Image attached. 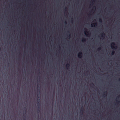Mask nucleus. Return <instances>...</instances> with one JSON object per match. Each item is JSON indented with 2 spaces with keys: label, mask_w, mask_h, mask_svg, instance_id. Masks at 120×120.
I'll use <instances>...</instances> for the list:
<instances>
[{
  "label": "nucleus",
  "mask_w": 120,
  "mask_h": 120,
  "mask_svg": "<svg viewBox=\"0 0 120 120\" xmlns=\"http://www.w3.org/2000/svg\"><path fill=\"white\" fill-rule=\"evenodd\" d=\"M111 47L113 49H115L117 48V46L115 45L114 42H112L111 44Z\"/></svg>",
  "instance_id": "nucleus-1"
},
{
  "label": "nucleus",
  "mask_w": 120,
  "mask_h": 120,
  "mask_svg": "<svg viewBox=\"0 0 120 120\" xmlns=\"http://www.w3.org/2000/svg\"><path fill=\"white\" fill-rule=\"evenodd\" d=\"M82 53L81 52H79L78 55V57L79 58H81L82 57Z\"/></svg>",
  "instance_id": "nucleus-2"
},
{
  "label": "nucleus",
  "mask_w": 120,
  "mask_h": 120,
  "mask_svg": "<svg viewBox=\"0 0 120 120\" xmlns=\"http://www.w3.org/2000/svg\"><path fill=\"white\" fill-rule=\"evenodd\" d=\"M97 23L96 22H95L94 23H92L91 24V27H95L97 26Z\"/></svg>",
  "instance_id": "nucleus-3"
},
{
  "label": "nucleus",
  "mask_w": 120,
  "mask_h": 120,
  "mask_svg": "<svg viewBox=\"0 0 120 120\" xmlns=\"http://www.w3.org/2000/svg\"><path fill=\"white\" fill-rule=\"evenodd\" d=\"M84 111V109L83 107H82L81 109L80 110V112L81 113V115L83 114V112Z\"/></svg>",
  "instance_id": "nucleus-4"
},
{
  "label": "nucleus",
  "mask_w": 120,
  "mask_h": 120,
  "mask_svg": "<svg viewBox=\"0 0 120 120\" xmlns=\"http://www.w3.org/2000/svg\"><path fill=\"white\" fill-rule=\"evenodd\" d=\"M107 91H106L104 92L103 93V96L105 97L107 96Z\"/></svg>",
  "instance_id": "nucleus-5"
},
{
  "label": "nucleus",
  "mask_w": 120,
  "mask_h": 120,
  "mask_svg": "<svg viewBox=\"0 0 120 120\" xmlns=\"http://www.w3.org/2000/svg\"><path fill=\"white\" fill-rule=\"evenodd\" d=\"M101 36L102 37L104 38L105 36V33H103L102 34H101Z\"/></svg>",
  "instance_id": "nucleus-6"
},
{
  "label": "nucleus",
  "mask_w": 120,
  "mask_h": 120,
  "mask_svg": "<svg viewBox=\"0 0 120 120\" xmlns=\"http://www.w3.org/2000/svg\"><path fill=\"white\" fill-rule=\"evenodd\" d=\"M70 66V65L69 64H68L66 65V67L67 68V69L69 68Z\"/></svg>",
  "instance_id": "nucleus-7"
},
{
  "label": "nucleus",
  "mask_w": 120,
  "mask_h": 120,
  "mask_svg": "<svg viewBox=\"0 0 120 120\" xmlns=\"http://www.w3.org/2000/svg\"><path fill=\"white\" fill-rule=\"evenodd\" d=\"M84 33H85V34L86 35H87L86 34L87 33L88 34V31H87V30H86L84 31Z\"/></svg>",
  "instance_id": "nucleus-8"
},
{
  "label": "nucleus",
  "mask_w": 120,
  "mask_h": 120,
  "mask_svg": "<svg viewBox=\"0 0 120 120\" xmlns=\"http://www.w3.org/2000/svg\"><path fill=\"white\" fill-rule=\"evenodd\" d=\"M86 41V39L85 38H83L82 39V42H85Z\"/></svg>",
  "instance_id": "nucleus-9"
},
{
  "label": "nucleus",
  "mask_w": 120,
  "mask_h": 120,
  "mask_svg": "<svg viewBox=\"0 0 120 120\" xmlns=\"http://www.w3.org/2000/svg\"><path fill=\"white\" fill-rule=\"evenodd\" d=\"M38 111L39 112H40V105H38Z\"/></svg>",
  "instance_id": "nucleus-10"
},
{
  "label": "nucleus",
  "mask_w": 120,
  "mask_h": 120,
  "mask_svg": "<svg viewBox=\"0 0 120 120\" xmlns=\"http://www.w3.org/2000/svg\"><path fill=\"white\" fill-rule=\"evenodd\" d=\"M115 53V51H113L111 53V54L112 55H113Z\"/></svg>",
  "instance_id": "nucleus-11"
},
{
  "label": "nucleus",
  "mask_w": 120,
  "mask_h": 120,
  "mask_svg": "<svg viewBox=\"0 0 120 120\" xmlns=\"http://www.w3.org/2000/svg\"><path fill=\"white\" fill-rule=\"evenodd\" d=\"M99 22H102V19H99Z\"/></svg>",
  "instance_id": "nucleus-12"
},
{
  "label": "nucleus",
  "mask_w": 120,
  "mask_h": 120,
  "mask_svg": "<svg viewBox=\"0 0 120 120\" xmlns=\"http://www.w3.org/2000/svg\"><path fill=\"white\" fill-rule=\"evenodd\" d=\"M101 47H100V48H98V50H101Z\"/></svg>",
  "instance_id": "nucleus-13"
},
{
  "label": "nucleus",
  "mask_w": 120,
  "mask_h": 120,
  "mask_svg": "<svg viewBox=\"0 0 120 120\" xmlns=\"http://www.w3.org/2000/svg\"><path fill=\"white\" fill-rule=\"evenodd\" d=\"M64 23H65V24H67V22L66 21Z\"/></svg>",
  "instance_id": "nucleus-14"
},
{
  "label": "nucleus",
  "mask_w": 120,
  "mask_h": 120,
  "mask_svg": "<svg viewBox=\"0 0 120 120\" xmlns=\"http://www.w3.org/2000/svg\"><path fill=\"white\" fill-rule=\"evenodd\" d=\"M91 84L94 85V84L93 83H92Z\"/></svg>",
  "instance_id": "nucleus-15"
},
{
  "label": "nucleus",
  "mask_w": 120,
  "mask_h": 120,
  "mask_svg": "<svg viewBox=\"0 0 120 120\" xmlns=\"http://www.w3.org/2000/svg\"><path fill=\"white\" fill-rule=\"evenodd\" d=\"M84 30H86L87 29H86V28H84Z\"/></svg>",
  "instance_id": "nucleus-16"
},
{
  "label": "nucleus",
  "mask_w": 120,
  "mask_h": 120,
  "mask_svg": "<svg viewBox=\"0 0 120 120\" xmlns=\"http://www.w3.org/2000/svg\"><path fill=\"white\" fill-rule=\"evenodd\" d=\"M72 19H71V22H72L71 21H72Z\"/></svg>",
  "instance_id": "nucleus-17"
},
{
  "label": "nucleus",
  "mask_w": 120,
  "mask_h": 120,
  "mask_svg": "<svg viewBox=\"0 0 120 120\" xmlns=\"http://www.w3.org/2000/svg\"><path fill=\"white\" fill-rule=\"evenodd\" d=\"M119 81H120V78L119 79Z\"/></svg>",
  "instance_id": "nucleus-18"
},
{
  "label": "nucleus",
  "mask_w": 120,
  "mask_h": 120,
  "mask_svg": "<svg viewBox=\"0 0 120 120\" xmlns=\"http://www.w3.org/2000/svg\"><path fill=\"white\" fill-rule=\"evenodd\" d=\"M67 9V8H65V9Z\"/></svg>",
  "instance_id": "nucleus-19"
},
{
  "label": "nucleus",
  "mask_w": 120,
  "mask_h": 120,
  "mask_svg": "<svg viewBox=\"0 0 120 120\" xmlns=\"http://www.w3.org/2000/svg\"><path fill=\"white\" fill-rule=\"evenodd\" d=\"M94 20L95 21H96V20L94 19Z\"/></svg>",
  "instance_id": "nucleus-20"
},
{
  "label": "nucleus",
  "mask_w": 120,
  "mask_h": 120,
  "mask_svg": "<svg viewBox=\"0 0 120 120\" xmlns=\"http://www.w3.org/2000/svg\"><path fill=\"white\" fill-rule=\"evenodd\" d=\"M69 37H70V35H69Z\"/></svg>",
  "instance_id": "nucleus-21"
},
{
  "label": "nucleus",
  "mask_w": 120,
  "mask_h": 120,
  "mask_svg": "<svg viewBox=\"0 0 120 120\" xmlns=\"http://www.w3.org/2000/svg\"><path fill=\"white\" fill-rule=\"evenodd\" d=\"M94 7H95H95H94Z\"/></svg>",
  "instance_id": "nucleus-22"
},
{
  "label": "nucleus",
  "mask_w": 120,
  "mask_h": 120,
  "mask_svg": "<svg viewBox=\"0 0 120 120\" xmlns=\"http://www.w3.org/2000/svg\"><path fill=\"white\" fill-rule=\"evenodd\" d=\"M38 104L39 105V102L38 103Z\"/></svg>",
  "instance_id": "nucleus-23"
}]
</instances>
